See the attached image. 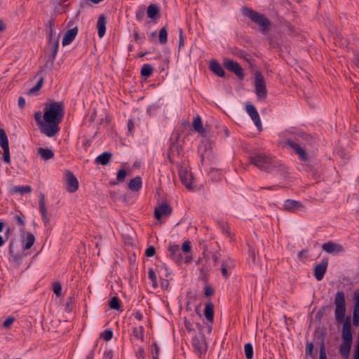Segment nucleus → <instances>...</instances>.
Wrapping results in <instances>:
<instances>
[{"mask_svg": "<svg viewBox=\"0 0 359 359\" xmlns=\"http://www.w3.org/2000/svg\"><path fill=\"white\" fill-rule=\"evenodd\" d=\"M334 317L337 323H341V344L339 347V352L341 357L348 358L350 355L353 343V334L351 327V317L346 315V301L344 291L337 292L334 298Z\"/></svg>", "mask_w": 359, "mask_h": 359, "instance_id": "obj_1", "label": "nucleus"}, {"mask_svg": "<svg viewBox=\"0 0 359 359\" xmlns=\"http://www.w3.org/2000/svg\"><path fill=\"white\" fill-rule=\"evenodd\" d=\"M65 114V104L62 102H51L44 104L43 120L46 136L51 137L57 134L60 130L59 126Z\"/></svg>", "mask_w": 359, "mask_h": 359, "instance_id": "obj_2", "label": "nucleus"}, {"mask_svg": "<svg viewBox=\"0 0 359 359\" xmlns=\"http://www.w3.org/2000/svg\"><path fill=\"white\" fill-rule=\"evenodd\" d=\"M241 11L244 16L248 17L259 27V31L262 34H266L271 30V21L264 14L247 6L242 7Z\"/></svg>", "mask_w": 359, "mask_h": 359, "instance_id": "obj_3", "label": "nucleus"}, {"mask_svg": "<svg viewBox=\"0 0 359 359\" xmlns=\"http://www.w3.org/2000/svg\"><path fill=\"white\" fill-rule=\"evenodd\" d=\"M250 162L259 170L270 172L275 169L282 170L283 166L278 162L273 161L271 157L259 153L250 157Z\"/></svg>", "mask_w": 359, "mask_h": 359, "instance_id": "obj_4", "label": "nucleus"}, {"mask_svg": "<svg viewBox=\"0 0 359 359\" xmlns=\"http://www.w3.org/2000/svg\"><path fill=\"white\" fill-rule=\"evenodd\" d=\"M178 175L182 183L187 188H192L193 175L184 161L177 164Z\"/></svg>", "mask_w": 359, "mask_h": 359, "instance_id": "obj_5", "label": "nucleus"}, {"mask_svg": "<svg viewBox=\"0 0 359 359\" xmlns=\"http://www.w3.org/2000/svg\"><path fill=\"white\" fill-rule=\"evenodd\" d=\"M180 133H177L175 140L171 142L167 151L168 159L172 164L175 163L176 157L181 158L184 155L182 147L178 143Z\"/></svg>", "mask_w": 359, "mask_h": 359, "instance_id": "obj_6", "label": "nucleus"}, {"mask_svg": "<svg viewBox=\"0 0 359 359\" xmlns=\"http://www.w3.org/2000/svg\"><path fill=\"white\" fill-rule=\"evenodd\" d=\"M255 93L257 97L260 100H264L266 97L267 90L265 84V81L263 75L259 71L255 72Z\"/></svg>", "mask_w": 359, "mask_h": 359, "instance_id": "obj_7", "label": "nucleus"}, {"mask_svg": "<svg viewBox=\"0 0 359 359\" xmlns=\"http://www.w3.org/2000/svg\"><path fill=\"white\" fill-rule=\"evenodd\" d=\"M284 143L285 145L289 146L291 149L294 150L295 154L298 155L299 159L301 161L305 162L308 161L309 156L306 151L302 147H301V145L298 142L292 140L287 139L285 141Z\"/></svg>", "mask_w": 359, "mask_h": 359, "instance_id": "obj_8", "label": "nucleus"}, {"mask_svg": "<svg viewBox=\"0 0 359 359\" xmlns=\"http://www.w3.org/2000/svg\"><path fill=\"white\" fill-rule=\"evenodd\" d=\"M192 346L196 354L201 357V355L207 351L208 344L205 336L203 334L201 337L195 336L192 338Z\"/></svg>", "mask_w": 359, "mask_h": 359, "instance_id": "obj_9", "label": "nucleus"}, {"mask_svg": "<svg viewBox=\"0 0 359 359\" xmlns=\"http://www.w3.org/2000/svg\"><path fill=\"white\" fill-rule=\"evenodd\" d=\"M223 65L224 68L234 73L240 80L243 79L245 76L243 69L237 62L229 59H225L223 62Z\"/></svg>", "mask_w": 359, "mask_h": 359, "instance_id": "obj_10", "label": "nucleus"}, {"mask_svg": "<svg viewBox=\"0 0 359 359\" xmlns=\"http://www.w3.org/2000/svg\"><path fill=\"white\" fill-rule=\"evenodd\" d=\"M329 259L323 258L320 263H316L313 266V276L318 281L323 280L327 271Z\"/></svg>", "mask_w": 359, "mask_h": 359, "instance_id": "obj_11", "label": "nucleus"}, {"mask_svg": "<svg viewBox=\"0 0 359 359\" xmlns=\"http://www.w3.org/2000/svg\"><path fill=\"white\" fill-rule=\"evenodd\" d=\"M66 190L69 193H75L79 189V181L71 171L65 173Z\"/></svg>", "mask_w": 359, "mask_h": 359, "instance_id": "obj_12", "label": "nucleus"}, {"mask_svg": "<svg viewBox=\"0 0 359 359\" xmlns=\"http://www.w3.org/2000/svg\"><path fill=\"white\" fill-rule=\"evenodd\" d=\"M172 209L167 203H162L155 208L154 216L156 219H160L163 216H168L172 214Z\"/></svg>", "mask_w": 359, "mask_h": 359, "instance_id": "obj_13", "label": "nucleus"}, {"mask_svg": "<svg viewBox=\"0 0 359 359\" xmlns=\"http://www.w3.org/2000/svg\"><path fill=\"white\" fill-rule=\"evenodd\" d=\"M353 299L354 301L353 325L358 327L359 326V288L355 291Z\"/></svg>", "mask_w": 359, "mask_h": 359, "instance_id": "obj_14", "label": "nucleus"}, {"mask_svg": "<svg viewBox=\"0 0 359 359\" xmlns=\"http://www.w3.org/2000/svg\"><path fill=\"white\" fill-rule=\"evenodd\" d=\"M322 249L330 254H337L344 251V248L339 243L328 241L322 245Z\"/></svg>", "mask_w": 359, "mask_h": 359, "instance_id": "obj_15", "label": "nucleus"}, {"mask_svg": "<svg viewBox=\"0 0 359 359\" xmlns=\"http://www.w3.org/2000/svg\"><path fill=\"white\" fill-rule=\"evenodd\" d=\"M246 111L251 117L255 125L258 128H261L262 122L260 120L259 115L255 108V107L252 104H247L245 106Z\"/></svg>", "mask_w": 359, "mask_h": 359, "instance_id": "obj_16", "label": "nucleus"}, {"mask_svg": "<svg viewBox=\"0 0 359 359\" xmlns=\"http://www.w3.org/2000/svg\"><path fill=\"white\" fill-rule=\"evenodd\" d=\"M59 37L53 39L48 40V44L51 48V54L49 56L48 62H50L51 67H53L54 65V60L57 55L58 48H59Z\"/></svg>", "mask_w": 359, "mask_h": 359, "instance_id": "obj_17", "label": "nucleus"}, {"mask_svg": "<svg viewBox=\"0 0 359 359\" xmlns=\"http://www.w3.org/2000/svg\"><path fill=\"white\" fill-rule=\"evenodd\" d=\"M170 257L176 263H180L182 260L181 250L178 245L170 244L168 246Z\"/></svg>", "mask_w": 359, "mask_h": 359, "instance_id": "obj_18", "label": "nucleus"}, {"mask_svg": "<svg viewBox=\"0 0 359 359\" xmlns=\"http://www.w3.org/2000/svg\"><path fill=\"white\" fill-rule=\"evenodd\" d=\"M304 206L300 201L287 199L285 201L283 204V210L294 212L297 210L302 208Z\"/></svg>", "mask_w": 359, "mask_h": 359, "instance_id": "obj_19", "label": "nucleus"}, {"mask_svg": "<svg viewBox=\"0 0 359 359\" xmlns=\"http://www.w3.org/2000/svg\"><path fill=\"white\" fill-rule=\"evenodd\" d=\"M55 22V18L51 17L46 23L47 40L56 39L57 37L60 38V36L56 35V33L54 30Z\"/></svg>", "mask_w": 359, "mask_h": 359, "instance_id": "obj_20", "label": "nucleus"}, {"mask_svg": "<svg viewBox=\"0 0 359 359\" xmlns=\"http://www.w3.org/2000/svg\"><path fill=\"white\" fill-rule=\"evenodd\" d=\"M78 34V27H75L72 29L67 30L62 38V46H65L70 44L75 39Z\"/></svg>", "mask_w": 359, "mask_h": 359, "instance_id": "obj_21", "label": "nucleus"}, {"mask_svg": "<svg viewBox=\"0 0 359 359\" xmlns=\"http://www.w3.org/2000/svg\"><path fill=\"white\" fill-rule=\"evenodd\" d=\"M112 158V154L109 151H104L99 155L95 160V164L107 165L109 163Z\"/></svg>", "mask_w": 359, "mask_h": 359, "instance_id": "obj_22", "label": "nucleus"}, {"mask_svg": "<svg viewBox=\"0 0 359 359\" xmlns=\"http://www.w3.org/2000/svg\"><path fill=\"white\" fill-rule=\"evenodd\" d=\"M107 18L104 15H100L97 22V33L100 38L104 36L106 32Z\"/></svg>", "mask_w": 359, "mask_h": 359, "instance_id": "obj_23", "label": "nucleus"}, {"mask_svg": "<svg viewBox=\"0 0 359 359\" xmlns=\"http://www.w3.org/2000/svg\"><path fill=\"white\" fill-rule=\"evenodd\" d=\"M210 69L216 75L220 77H225L226 73L222 67L217 60H212L210 62Z\"/></svg>", "mask_w": 359, "mask_h": 359, "instance_id": "obj_24", "label": "nucleus"}, {"mask_svg": "<svg viewBox=\"0 0 359 359\" xmlns=\"http://www.w3.org/2000/svg\"><path fill=\"white\" fill-rule=\"evenodd\" d=\"M159 13L160 10L156 4H151L147 8V16L154 22L159 18Z\"/></svg>", "mask_w": 359, "mask_h": 359, "instance_id": "obj_25", "label": "nucleus"}, {"mask_svg": "<svg viewBox=\"0 0 359 359\" xmlns=\"http://www.w3.org/2000/svg\"><path fill=\"white\" fill-rule=\"evenodd\" d=\"M39 210L42 216V219L45 223L48 222V219L47 218V210L46 207L45 202V195L43 193H40L39 196Z\"/></svg>", "mask_w": 359, "mask_h": 359, "instance_id": "obj_26", "label": "nucleus"}, {"mask_svg": "<svg viewBox=\"0 0 359 359\" xmlns=\"http://www.w3.org/2000/svg\"><path fill=\"white\" fill-rule=\"evenodd\" d=\"M35 242V237L33 233L28 232L26 233L25 237L22 241V248L24 250H27L32 248Z\"/></svg>", "mask_w": 359, "mask_h": 359, "instance_id": "obj_27", "label": "nucleus"}, {"mask_svg": "<svg viewBox=\"0 0 359 359\" xmlns=\"http://www.w3.org/2000/svg\"><path fill=\"white\" fill-rule=\"evenodd\" d=\"M34 119L37 123V125L39 126L40 130H41V132L43 134H45L46 135V130H44L46 128V122L45 120H43V114L42 115L41 112V111H36L34 113Z\"/></svg>", "mask_w": 359, "mask_h": 359, "instance_id": "obj_28", "label": "nucleus"}, {"mask_svg": "<svg viewBox=\"0 0 359 359\" xmlns=\"http://www.w3.org/2000/svg\"><path fill=\"white\" fill-rule=\"evenodd\" d=\"M142 186V178L137 176L132 179L128 183V189L133 191H138Z\"/></svg>", "mask_w": 359, "mask_h": 359, "instance_id": "obj_29", "label": "nucleus"}, {"mask_svg": "<svg viewBox=\"0 0 359 359\" xmlns=\"http://www.w3.org/2000/svg\"><path fill=\"white\" fill-rule=\"evenodd\" d=\"M204 316H205L206 319L212 323L214 320V305L213 304L210 302L205 304V309H204Z\"/></svg>", "mask_w": 359, "mask_h": 359, "instance_id": "obj_30", "label": "nucleus"}, {"mask_svg": "<svg viewBox=\"0 0 359 359\" xmlns=\"http://www.w3.org/2000/svg\"><path fill=\"white\" fill-rule=\"evenodd\" d=\"M38 154L44 161L50 160L54 157V152L48 148L40 147L38 149Z\"/></svg>", "mask_w": 359, "mask_h": 359, "instance_id": "obj_31", "label": "nucleus"}, {"mask_svg": "<svg viewBox=\"0 0 359 359\" xmlns=\"http://www.w3.org/2000/svg\"><path fill=\"white\" fill-rule=\"evenodd\" d=\"M193 127L195 131L203 134L205 133V130L203 126L201 118L200 116L197 115L194 118L193 121Z\"/></svg>", "mask_w": 359, "mask_h": 359, "instance_id": "obj_32", "label": "nucleus"}, {"mask_svg": "<svg viewBox=\"0 0 359 359\" xmlns=\"http://www.w3.org/2000/svg\"><path fill=\"white\" fill-rule=\"evenodd\" d=\"M153 70L154 69L151 65L144 64L141 69V76L144 78H148L152 74Z\"/></svg>", "mask_w": 359, "mask_h": 359, "instance_id": "obj_33", "label": "nucleus"}, {"mask_svg": "<svg viewBox=\"0 0 359 359\" xmlns=\"http://www.w3.org/2000/svg\"><path fill=\"white\" fill-rule=\"evenodd\" d=\"M32 191L30 186H15L12 188L13 193H20L21 194H28Z\"/></svg>", "mask_w": 359, "mask_h": 359, "instance_id": "obj_34", "label": "nucleus"}, {"mask_svg": "<svg viewBox=\"0 0 359 359\" xmlns=\"http://www.w3.org/2000/svg\"><path fill=\"white\" fill-rule=\"evenodd\" d=\"M126 175H127V172L125 169L119 170L117 172L116 181L111 182L110 184L111 185H117L120 182H123Z\"/></svg>", "mask_w": 359, "mask_h": 359, "instance_id": "obj_35", "label": "nucleus"}, {"mask_svg": "<svg viewBox=\"0 0 359 359\" xmlns=\"http://www.w3.org/2000/svg\"><path fill=\"white\" fill-rule=\"evenodd\" d=\"M0 147L1 148L9 147L7 135L3 128H0Z\"/></svg>", "mask_w": 359, "mask_h": 359, "instance_id": "obj_36", "label": "nucleus"}, {"mask_svg": "<svg viewBox=\"0 0 359 359\" xmlns=\"http://www.w3.org/2000/svg\"><path fill=\"white\" fill-rule=\"evenodd\" d=\"M159 43L165 44L168 41V31L166 27H163L159 31L158 35Z\"/></svg>", "mask_w": 359, "mask_h": 359, "instance_id": "obj_37", "label": "nucleus"}, {"mask_svg": "<svg viewBox=\"0 0 359 359\" xmlns=\"http://www.w3.org/2000/svg\"><path fill=\"white\" fill-rule=\"evenodd\" d=\"M245 355L247 359H252L254 351L253 346L251 343H247L244 346Z\"/></svg>", "mask_w": 359, "mask_h": 359, "instance_id": "obj_38", "label": "nucleus"}, {"mask_svg": "<svg viewBox=\"0 0 359 359\" xmlns=\"http://www.w3.org/2000/svg\"><path fill=\"white\" fill-rule=\"evenodd\" d=\"M109 305L111 309L118 311L121 308L120 300L118 297L116 296L111 297L109 300Z\"/></svg>", "mask_w": 359, "mask_h": 359, "instance_id": "obj_39", "label": "nucleus"}, {"mask_svg": "<svg viewBox=\"0 0 359 359\" xmlns=\"http://www.w3.org/2000/svg\"><path fill=\"white\" fill-rule=\"evenodd\" d=\"M319 359H327L326 355V348L325 344L324 337H321L320 344V354Z\"/></svg>", "mask_w": 359, "mask_h": 359, "instance_id": "obj_40", "label": "nucleus"}, {"mask_svg": "<svg viewBox=\"0 0 359 359\" xmlns=\"http://www.w3.org/2000/svg\"><path fill=\"white\" fill-rule=\"evenodd\" d=\"M133 333L134 337L141 339V341H144V328L142 326L134 327L133 329Z\"/></svg>", "mask_w": 359, "mask_h": 359, "instance_id": "obj_41", "label": "nucleus"}, {"mask_svg": "<svg viewBox=\"0 0 359 359\" xmlns=\"http://www.w3.org/2000/svg\"><path fill=\"white\" fill-rule=\"evenodd\" d=\"M113 337V332L111 329H107L100 334V338L105 341H109Z\"/></svg>", "mask_w": 359, "mask_h": 359, "instance_id": "obj_42", "label": "nucleus"}, {"mask_svg": "<svg viewBox=\"0 0 359 359\" xmlns=\"http://www.w3.org/2000/svg\"><path fill=\"white\" fill-rule=\"evenodd\" d=\"M230 266L228 265L226 261H223L221 265V271L224 277L227 278L229 276V269Z\"/></svg>", "mask_w": 359, "mask_h": 359, "instance_id": "obj_43", "label": "nucleus"}, {"mask_svg": "<svg viewBox=\"0 0 359 359\" xmlns=\"http://www.w3.org/2000/svg\"><path fill=\"white\" fill-rule=\"evenodd\" d=\"M53 290L57 297L62 294V285L60 282H55L53 285Z\"/></svg>", "mask_w": 359, "mask_h": 359, "instance_id": "obj_44", "label": "nucleus"}, {"mask_svg": "<svg viewBox=\"0 0 359 359\" xmlns=\"http://www.w3.org/2000/svg\"><path fill=\"white\" fill-rule=\"evenodd\" d=\"M2 149L4 151L3 161L6 163L9 164L11 163V156H10L9 147L2 148Z\"/></svg>", "mask_w": 359, "mask_h": 359, "instance_id": "obj_45", "label": "nucleus"}, {"mask_svg": "<svg viewBox=\"0 0 359 359\" xmlns=\"http://www.w3.org/2000/svg\"><path fill=\"white\" fill-rule=\"evenodd\" d=\"M148 274H149V279L152 282L153 287L154 288H156L158 286V284H157V279H156V273H155L154 271L152 269H149Z\"/></svg>", "mask_w": 359, "mask_h": 359, "instance_id": "obj_46", "label": "nucleus"}, {"mask_svg": "<svg viewBox=\"0 0 359 359\" xmlns=\"http://www.w3.org/2000/svg\"><path fill=\"white\" fill-rule=\"evenodd\" d=\"M144 11L145 9L144 6H140L138 8V9L136 11L135 13V18L138 21H142L144 17Z\"/></svg>", "mask_w": 359, "mask_h": 359, "instance_id": "obj_47", "label": "nucleus"}, {"mask_svg": "<svg viewBox=\"0 0 359 359\" xmlns=\"http://www.w3.org/2000/svg\"><path fill=\"white\" fill-rule=\"evenodd\" d=\"M152 348H154V351H152L151 355H152V359H158L160 348L157 344L156 342H154L152 344Z\"/></svg>", "mask_w": 359, "mask_h": 359, "instance_id": "obj_48", "label": "nucleus"}, {"mask_svg": "<svg viewBox=\"0 0 359 359\" xmlns=\"http://www.w3.org/2000/svg\"><path fill=\"white\" fill-rule=\"evenodd\" d=\"M179 32V49L184 46L185 39L183 36V30L182 28L178 29Z\"/></svg>", "mask_w": 359, "mask_h": 359, "instance_id": "obj_49", "label": "nucleus"}, {"mask_svg": "<svg viewBox=\"0 0 359 359\" xmlns=\"http://www.w3.org/2000/svg\"><path fill=\"white\" fill-rule=\"evenodd\" d=\"M313 344L312 342H307L306 345V355L312 356L313 351Z\"/></svg>", "mask_w": 359, "mask_h": 359, "instance_id": "obj_50", "label": "nucleus"}, {"mask_svg": "<svg viewBox=\"0 0 359 359\" xmlns=\"http://www.w3.org/2000/svg\"><path fill=\"white\" fill-rule=\"evenodd\" d=\"M182 250L186 254H188L191 251V245L190 241H187L183 243Z\"/></svg>", "mask_w": 359, "mask_h": 359, "instance_id": "obj_51", "label": "nucleus"}, {"mask_svg": "<svg viewBox=\"0 0 359 359\" xmlns=\"http://www.w3.org/2000/svg\"><path fill=\"white\" fill-rule=\"evenodd\" d=\"M215 290L210 285H206L204 288V293L206 297H210L214 294Z\"/></svg>", "mask_w": 359, "mask_h": 359, "instance_id": "obj_52", "label": "nucleus"}, {"mask_svg": "<svg viewBox=\"0 0 359 359\" xmlns=\"http://www.w3.org/2000/svg\"><path fill=\"white\" fill-rule=\"evenodd\" d=\"M156 254V248L151 245L148 247L145 251V255L148 257H151Z\"/></svg>", "mask_w": 359, "mask_h": 359, "instance_id": "obj_53", "label": "nucleus"}, {"mask_svg": "<svg viewBox=\"0 0 359 359\" xmlns=\"http://www.w3.org/2000/svg\"><path fill=\"white\" fill-rule=\"evenodd\" d=\"M134 38H135V42L140 44V43H143V39H144V35H143L142 36H140L137 30H135L134 31Z\"/></svg>", "mask_w": 359, "mask_h": 359, "instance_id": "obj_54", "label": "nucleus"}, {"mask_svg": "<svg viewBox=\"0 0 359 359\" xmlns=\"http://www.w3.org/2000/svg\"><path fill=\"white\" fill-rule=\"evenodd\" d=\"M136 356L137 359H144L145 358V353L144 350L142 347H139L138 350L136 352Z\"/></svg>", "mask_w": 359, "mask_h": 359, "instance_id": "obj_55", "label": "nucleus"}, {"mask_svg": "<svg viewBox=\"0 0 359 359\" xmlns=\"http://www.w3.org/2000/svg\"><path fill=\"white\" fill-rule=\"evenodd\" d=\"M15 318L14 317H9L4 322V327L6 329L9 328L12 323L14 322Z\"/></svg>", "mask_w": 359, "mask_h": 359, "instance_id": "obj_56", "label": "nucleus"}, {"mask_svg": "<svg viewBox=\"0 0 359 359\" xmlns=\"http://www.w3.org/2000/svg\"><path fill=\"white\" fill-rule=\"evenodd\" d=\"M14 219L17 222V223H18L20 226H22V227H24V226H25V221H24V219L22 218V217L20 216V215H15L14 216Z\"/></svg>", "mask_w": 359, "mask_h": 359, "instance_id": "obj_57", "label": "nucleus"}, {"mask_svg": "<svg viewBox=\"0 0 359 359\" xmlns=\"http://www.w3.org/2000/svg\"><path fill=\"white\" fill-rule=\"evenodd\" d=\"M184 323V326H185L186 329L189 332L194 331V328L193 327V325H192V323L189 320L185 318Z\"/></svg>", "mask_w": 359, "mask_h": 359, "instance_id": "obj_58", "label": "nucleus"}, {"mask_svg": "<svg viewBox=\"0 0 359 359\" xmlns=\"http://www.w3.org/2000/svg\"><path fill=\"white\" fill-rule=\"evenodd\" d=\"M135 128L134 123L131 119H129L128 121V131L130 134L133 133V131Z\"/></svg>", "mask_w": 359, "mask_h": 359, "instance_id": "obj_59", "label": "nucleus"}, {"mask_svg": "<svg viewBox=\"0 0 359 359\" xmlns=\"http://www.w3.org/2000/svg\"><path fill=\"white\" fill-rule=\"evenodd\" d=\"M114 356L113 351L109 350L104 352V359H112Z\"/></svg>", "mask_w": 359, "mask_h": 359, "instance_id": "obj_60", "label": "nucleus"}, {"mask_svg": "<svg viewBox=\"0 0 359 359\" xmlns=\"http://www.w3.org/2000/svg\"><path fill=\"white\" fill-rule=\"evenodd\" d=\"M210 153H211V151H208L206 150V149H205L204 153H202V154H201V163H202V164H205V158H206V157H205V155L208 156L209 154H210Z\"/></svg>", "mask_w": 359, "mask_h": 359, "instance_id": "obj_61", "label": "nucleus"}, {"mask_svg": "<svg viewBox=\"0 0 359 359\" xmlns=\"http://www.w3.org/2000/svg\"><path fill=\"white\" fill-rule=\"evenodd\" d=\"M353 63L359 69V53L354 54Z\"/></svg>", "mask_w": 359, "mask_h": 359, "instance_id": "obj_62", "label": "nucleus"}, {"mask_svg": "<svg viewBox=\"0 0 359 359\" xmlns=\"http://www.w3.org/2000/svg\"><path fill=\"white\" fill-rule=\"evenodd\" d=\"M18 106L20 109H23L25 106V100L22 97L18 98Z\"/></svg>", "mask_w": 359, "mask_h": 359, "instance_id": "obj_63", "label": "nucleus"}, {"mask_svg": "<svg viewBox=\"0 0 359 359\" xmlns=\"http://www.w3.org/2000/svg\"><path fill=\"white\" fill-rule=\"evenodd\" d=\"M41 89L36 84L29 90V95H34Z\"/></svg>", "mask_w": 359, "mask_h": 359, "instance_id": "obj_64", "label": "nucleus"}]
</instances>
